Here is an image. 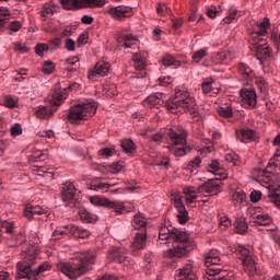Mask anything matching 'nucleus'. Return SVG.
Segmentation results:
<instances>
[{
	"instance_id": "473e14b6",
	"label": "nucleus",
	"mask_w": 280,
	"mask_h": 280,
	"mask_svg": "<svg viewBox=\"0 0 280 280\" xmlns=\"http://www.w3.org/2000/svg\"><path fill=\"white\" fill-rule=\"evenodd\" d=\"M56 109L54 107H48V106H38L35 108V115L38 117V119H49L51 115H54Z\"/></svg>"
},
{
	"instance_id": "13d9d810",
	"label": "nucleus",
	"mask_w": 280,
	"mask_h": 280,
	"mask_svg": "<svg viewBox=\"0 0 280 280\" xmlns=\"http://www.w3.org/2000/svg\"><path fill=\"white\" fill-rule=\"evenodd\" d=\"M252 202H259L261 200V191L260 190H253L249 195Z\"/></svg>"
},
{
	"instance_id": "4be33fe9",
	"label": "nucleus",
	"mask_w": 280,
	"mask_h": 280,
	"mask_svg": "<svg viewBox=\"0 0 280 280\" xmlns=\"http://www.w3.org/2000/svg\"><path fill=\"white\" fill-rule=\"evenodd\" d=\"M67 89H61L60 84H56L54 88V92L48 96V101L52 106H60L65 100H67Z\"/></svg>"
},
{
	"instance_id": "8fccbe9b",
	"label": "nucleus",
	"mask_w": 280,
	"mask_h": 280,
	"mask_svg": "<svg viewBox=\"0 0 280 280\" xmlns=\"http://www.w3.org/2000/svg\"><path fill=\"white\" fill-rule=\"evenodd\" d=\"M54 69H56V66L54 65L52 61H45L43 67H42V71L46 75H49V74L54 73Z\"/></svg>"
},
{
	"instance_id": "0eeeda50",
	"label": "nucleus",
	"mask_w": 280,
	"mask_h": 280,
	"mask_svg": "<svg viewBox=\"0 0 280 280\" xmlns=\"http://www.w3.org/2000/svg\"><path fill=\"white\" fill-rule=\"evenodd\" d=\"M222 191V187L220 186V179H210L203 185L199 186L197 189L194 186L185 187L183 194L186 196V205L191 207L194 205V200L198 198V194L200 196H218Z\"/></svg>"
},
{
	"instance_id": "aec40b11",
	"label": "nucleus",
	"mask_w": 280,
	"mask_h": 280,
	"mask_svg": "<svg viewBox=\"0 0 280 280\" xmlns=\"http://www.w3.org/2000/svg\"><path fill=\"white\" fill-rule=\"evenodd\" d=\"M176 280H198V276L196 275V267H194V262L189 261L183 268L176 271L175 275Z\"/></svg>"
},
{
	"instance_id": "052dcab7",
	"label": "nucleus",
	"mask_w": 280,
	"mask_h": 280,
	"mask_svg": "<svg viewBox=\"0 0 280 280\" xmlns=\"http://www.w3.org/2000/svg\"><path fill=\"white\" fill-rule=\"evenodd\" d=\"M46 49H49V46L47 44H38L35 47V52L37 56H43V51H46Z\"/></svg>"
},
{
	"instance_id": "6ab92c4d",
	"label": "nucleus",
	"mask_w": 280,
	"mask_h": 280,
	"mask_svg": "<svg viewBox=\"0 0 280 280\" xmlns=\"http://www.w3.org/2000/svg\"><path fill=\"white\" fill-rule=\"evenodd\" d=\"M117 43L120 47H125L126 49H135V47L139 45V39L126 31H120L117 35Z\"/></svg>"
},
{
	"instance_id": "a211bd4d",
	"label": "nucleus",
	"mask_w": 280,
	"mask_h": 280,
	"mask_svg": "<svg viewBox=\"0 0 280 280\" xmlns=\"http://www.w3.org/2000/svg\"><path fill=\"white\" fill-rule=\"evenodd\" d=\"M240 93L243 108H255L257 106V92H255V89L243 88Z\"/></svg>"
},
{
	"instance_id": "864d4df0",
	"label": "nucleus",
	"mask_w": 280,
	"mask_h": 280,
	"mask_svg": "<svg viewBox=\"0 0 280 280\" xmlns=\"http://www.w3.org/2000/svg\"><path fill=\"white\" fill-rule=\"evenodd\" d=\"M60 45H62V37H56L48 43V49L56 51Z\"/></svg>"
},
{
	"instance_id": "5701e85b",
	"label": "nucleus",
	"mask_w": 280,
	"mask_h": 280,
	"mask_svg": "<svg viewBox=\"0 0 280 280\" xmlns=\"http://www.w3.org/2000/svg\"><path fill=\"white\" fill-rule=\"evenodd\" d=\"M49 210H47V208H43L40 206H32V203H27L24 207V218H26V220H34V218H36V215H48Z\"/></svg>"
},
{
	"instance_id": "79ce46f5",
	"label": "nucleus",
	"mask_w": 280,
	"mask_h": 280,
	"mask_svg": "<svg viewBox=\"0 0 280 280\" xmlns=\"http://www.w3.org/2000/svg\"><path fill=\"white\" fill-rule=\"evenodd\" d=\"M113 186L114 185H110L108 183L96 182L90 186V189H92L93 191H108V189H110V187Z\"/></svg>"
},
{
	"instance_id": "6e6d98bb",
	"label": "nucleus",
	"mask_w": 280,
	"mask_h": 280,
	"mask_svg": "<svg viewBox=\"0 0 280 280\" xmlns=\"http://www.w3.org/2000/svg\"><path fill=\"white\" fill-rule=\"evenodd\" d=\"M11 137H19L20 135H23V129L21 128V125L15 124L10 128Z\"/></svg>"
},
{
	"instance_id": "37998d69",
	"label": "nucleus",
	"mask_w": 280,
	"mask_h": 280,
	"mask_svg": "<svg viewBox=\"0 0 280 280\" xmlns=\"http://www.w3.org/2000/svg\"><path fill=\"white\" fill-rule=\"evenodd\" d=\"M256 86L262 93V95L268 94V83L266 82V79L262 77H257L256 78Z\"/></svg>"
},
{
	"instance_id": "a878e982",
	"label": "nucleus",
	"mask_w": 280,
	"mask_h": 280,
	"mask_svg": "<svg viewBox=\"0 0 280 280\" xmlns=\"http://www.w3.org/2000/svg\"><path fill=\"white\" fill-rule=\"evenodd\" d=\"M238 73L242 80H245L247 84L255 80V71H253V69H250V67H248L246 63L238 65Z\"/></svg>"
},
{
	"instance_id": "2eb2a0df",
	"label": "nucleus",
	"mask_w": 280,
	"mask_h": 280,
	"mask_svg": "<svg viewBox=\"0 0 280 280\" xmlns=\"http://www.w3.org/2000/svg\"><path fill=\"white\" fill-rule=\"evenodd\" d=\"M90 202L94 205V207H107L108 209H113L116 213H126V206L121 201H110L109 199L102 198L98 196H93L90 198Z\"/></svg>"
},
{
	"instance_id": "ddd939ff",
	"label": "nucleus",
	"mask_w": 280,
	"mask_h": 280,
	"mask_svg": "<svg viewBox=\"0 0 280 280\" xmlns=\"http://www.w3.org/2000/svg\"><path fill=\"white\" fill-rule=\"evenodd\" d=\"M65 10H80L81 8H102L106 0H59Z\"/></svg>"
},
{
	"instance_id": "72a5a7b5",
	"label": "nucleus",
	"mask_w": 280,
	"mask_h": 280,
	"mask_svg": "<svg viewBox=\"0 0 280 280\" xmlns=\"http://www.w3.org/2000/svg\"><path fill=\"white\" fill-rule=\"evenodd\" d=\"M208 172H211V174H215V176H221V178H226L224 168L220 166V162L217 160H212L208 164Z\"/></svg>"
},
{
	"instance_id": "09e8293b",
	"label": "nucleus",
	"mask_w": 280,
	"mask_h": 280,
	"mask_svg": "<svg viewBox=\"0 0 280 280\" xmlns=\"http://www.w3.org/2000/svg\"><path fill=\"white\" fill-rule=\"evenodd\" d=\"M213 80L211 79H205L203 82L201 83V91L202 93L207 94V93H211V91L213 90Z\"/></svg>"
},
{
	"instance_id": "6e6552de",
	"label": "nucleus",
	"mask_w": 280,
	"mask_h": 280,
	"mask_svg": "<svg viewBox=\"0 0 280 280\" xmlns=\"http://www.w3.org/2000/svg\"><path fill=\"white\" fill-rule=\"evenodd\" d=\"M224 256L218 249H211L205 255L206 272L208 280H232L229 276H225L226 271H222V268L215 266H222L224 264Z\"/></svg>"
},
{
	"instance_id": "0e129e2a",
	"label": "nucleus",
	"mask_w": 280,
	"mask_h": 280,
	"mask_svg": "<svg viewBox=\"0 0 280 280\" xmlns=\"http://www.w3.org/2000/svg\"><path fill=\"white\" fill-rule=\"evenodd\" d=\"M220 226H221V229H229V226H231V220L226 217H221L220 218Z\"/></svg>"
},
{
	"instance_id": "4468645a",
	"label": "nucleus",
	"mask_w": 280,
	"mask_h": 280,
	"mask_svg": "<svg viewBox=\"0 0 280 280\" xmlns=\"http://www.w3.org/2000/svg\"><path fill=\"white\" fill-rule=\"evenodd\" d=\"M61 199L67 207H75L80 200V192L72 182H66L61 187Z\"/></svg>"
},
{
	"instance_id": "f257e3e1",
	"label": "nucleus",
	"mask_w": 280,
	"mask_h": 280,
	"mask_svg": "<svg viewBox=\"0 0 280 280\" xmlns=\"http://www.w3.org/2000/svg\"><path fill=\"white\" fill-rule=\"evenodd\" d=\"M159 240L164 242L163 244L172 242L173 246L165 252V257H167V259H173V261L189 257V253L196 248V244L189 237V234L176 229L174 225L164 224L161 226L159 231Z\"/></svg>"
},
{
	"instance_id": "cd10ccee",
	"label": "nucleus",
	"mask_w": 280,
	"mask_h": 280,
	"mask_svg": "<svg viewBox=\"0 0 280 280\" xmlns=\"http://www.w3.org/2000/svg\"><path fill=\"white\" fill-rule=\"evenodd\" d=\"M255 137H256V132L253 129H241L236 131V138L242 143H248L249 141H253Z\"/></svg>"
},
{
	"instance_id": "3c124183",
	"label": "nucleus",
	"mask_w": 280,
	"mask_h": 280,
	"mask_svg": "<svg viewBox=\"0 0 280 280\" xmlns=\"http://www.w3.org/2000/svg\"><path fill=\"white\" fill-rule=\"evenodd\" d=\"M240 16H242L240 11L232 9V10H230L228 18L224 19V22L228 24L233 23V21H235V19H240Z\"/></svg>"
},
{
	"instance_id": "f8f14e48",
	"label": "nucleus",
	"mask_w": 280,
	"mask_h": 280,
	"mask_svg": "<svg viewBox=\"0 0 280 280\" xmlns=\"http://www.w3.org/2000/svg\"><path fill=\"white\" fill-rule=\"evenodd\" d=\"M91 232L78 225L69 224L63 228H58L52 233V240H62V237H81L82 240L89 237Z\"/></svg>"
},
{
	"instance_id": "39448f33",
	"label": "nucleus",
	"mask_w": 280,
	"mask_h": 280,
	"mask_svg": "<svg viewBox=\"0 0 280 280\" xmlns=\"http://www.w3.org/2000/svg\"><path fill=\"white\" fill-rule=\"evenodd\" d=\"M168 113H187L190 117H198L196 98L185 90H176L175 96L165 103Z\"/></svg>"
},
{
	"instance_id": "c756f323",
	"label": "nucleus",
	"mask_w": 280,
	"mask_h": 280,
	"mask_svg": "<svg viewBox=\"0 0 280 280\" xmlns=\"http://www.w3.org/2000/svg\"><path fill=\"white\" fill-rule=\"evenodd\" d=\"M80 59H78V57H71L66 59L65 67L67 71V78H70L71 73H74V71H78V69H80V65H78Z\"/></svg>"
},
{
	"instance_id": "393cba45",
	"label": "nucleus",
	"mask_w": 280,
	"mask_h": 280,
	"mask_svg": "<svg viewBox=\"0 0 280 280\" xmlns=\"http://www.w3.org/2000/svg\"><path fill=\"white\" fill-rule=\"evenodd\" d=\"M108 12L113 19H116V21L132 16V9L130 7H112Z\"/></svg>"
},
{
	"instance_id": "338daca9",
	"label": "nucleus",
	"mask_w": 280,
	"mask_h": 280,
	"mask_svg": "<svg viewBox=\"0 0 280 280\" xmlns=\"http://www.w3.org/2000/svg\"><path fill=\"white\" fill-rule=\"evenodd\" d=\"M225 161L228 163H233V165H237V156L231 153L225 154Z\"/></svg>"
},
{
	"instance_id": "2f4dec72",
	"label": "nucleus",
	"mask_w": 280,
	"mask_h": 280,
	"mask_svg": "<svg viewBox=\"0 0 280 280\" xmlns=\"http://www.w3.org/2000/svg\"><path fill=\"white\" fill-rule=\"evenodd\" d=\"M108 71H110V63L100 61L95 65L92 75H101V78H104L105 75H108Z\"/></svg>"
},
{
	"instance_id": "7c9ffc66",
	"label": "nucleus",
	"mask_w": 280,
	"mask_h": 280,
	"mask_svg": "<svg viewBox=\"0 0 280 280\" xmlns=\"http://www.w3.org/2000/svg\"><path fill=\"white\" fill-rule=\"evenodd\" d=\"M233 56H231V52L223 50L220 52H214L211 57V62L213 65H224L226 60H231Z\"/></svg>"
},
{
	"instance_id": "f03ea898",
	"label": "nucleus",
	"mask_w": 280,
	"mask_h": 280,
	"mask_svg": "<svg viewBox=\"0 0 280 280\" xmlns=\"http://www.w3.org/2000/svg\"><path fill=\"white\" fill-rule=\"evenodd\" d=\"M22 261L16 265V280H38V277L43 272L51 269L49 264L44 262L36 268L38 264V246L31 245L27 249L22 253Z\"/></svg>"
},
{
	"instance_id": "de8ad7c7",
	"label": "nucleus",
	"mask_w": 280,
	"mask_h": 280,
	"mask_svg": "<svg viewBox=\"0 0 280 280\" xmlns=\"http://www.w3.org/2000/svg\"><path fill=\"white\" fill-rule=\"evenodd\" d=\"M10 16V10L5 7L0 8V28L8 23V19Z\"/></svg>"
},
{
	"instance_id": "e433bc0d",
	"label": "nucleus",
	"mask_w": 280,
	"mask_h": 280,
	"mask_svg": "<svg viewBox=\"0 0 280 280\" xmlns=\"http://www.w3.org/2000/svg\"><path fill=\"white\" fill-rule=\"evenodd\" d=\"M207 56H209V48H201L192 54L191 60L195 62V65H200V62H202Z\"/></svg>"
},
{
	"instance_id": "58836bf2",
	"label": "nucleus",
	"mask_w": 280,
	"mask_h": 280,
	"mask_svg": "<svg viewBox=\"0 0 280 280\" xmlns=\"http://www.w3.org/2000/svg\"><path fill=\"white\" fill-rule=\"evenodd\" d=\"M164 67H171L172 69H178L180 67V61L176 60L172 55H166L162 59Z\"/></svg>"
},
{
	"instance_id": "49530a36",
	"label": "nucleus",
	"mask_w": 280,
	"mask_h": 280,
	"mask_svg": "<svg viewBox=\"0 0 280 280\" xmlns=\"http://www.w3.org/2000/svg\"><path fill=\"white\" fill-rule=\"evenodd\" d=\"M200 163H202V160H200V156H196L188 163V165L186 166V170L188 172H196V170L200 167Z\"/></svg>"
},
{
	"instance_id": "423d86ee",
	"label": "nucleus",
	"mask_w": 280,
	"mask_h": 280,
	"mask_svg": "<svg viewBox=\"0 0 280 280\" xmlns=\"http://www.w3.org/2000/svg\"><path fill=\"white\" fill-rule=\"evenodd\" d=\"M131 226L136 231L130 246L131 254L139 255V252L148 246V219H145V214H136L131 221Z\"/></svg>"
},
{
	"instance_id": "e2e57ef3",
	"label": "nucleus",
	"mask_w": 280,
	"mask_h": 280,
	"mask_svg": "<svg viewBox=\"0 0 280 280\" xmlns=\"http://www.w3.org/2000/svg\"><path fill=\"white\" fill-rule=\"evenodd\" d=\"M4 104L8 106V108H14L16 106V101L12 96H5Z\"/></svg>"
},
{
	"instance_id": "c9c22d12",
	"label": "nucleus",
	"mask_w": 280,
	"mask_h": 280,
	"mask_svg": "<svg viewBox=\"0 0 280 280\" xmlns=\"http://www.w3.org/2000/svg\"><path fill=\"white\" fill-rule=\"evenodd\" d=\"M268 30H270V19L265 18L257 24L256 34L257 36H268Z\"/></svg>"
},
{
	"instance_id": "412c9836",
	"label": "nucleus",
	"mask_w": 280,
	"mask_h": 280,
	"mask_svg": "<svg viewBox=\"0 0 280 280\" xmlns=\"http://www.w3.org/2000/svg\"><path fill=\"white\" fill-rule=\"evenodd\" d=\"M271 54L270 47H268L267 44L256 46V58L259 60L260 65H262V71L265 73H268V66H266L268 62H266V60L270 58Z\"/></svg>"
},
{
	"instance_id": "bf43d9fd",
	"label": "nucleus",
	"mask_w": 280,
	"mask_h": 280,
	"mask_svg": "<svg viewBox=\"0 0 280 280\" xmlns=\"http://www.w3.org/2000/svg\"><path fill=\"white\" fill-rule=\"evenodd\" d=\"M22 25L21 22L19 21H13L9 24V30H10V34H12V32H19V30H21Z\"/></svg>"
},
{
	"instance_id": "7ed1b4c3",
	"label": "nucleus",
	"mask_w": 280,
	"mask_h": 280,
	"mask_svg": "<svg viewBox=\"0 0 280 280\" xmlns=\"http://www.w3.org/2000/svg\"><path fill=\"white\" fill-rule=\"evenodd\" d=\"M273 167H278L280 170V158L279 160H270L269 165L265 170H260L258 172L257 180L269 189L268 198L277 209H280V176L279 174L272 172Z\"/></svg>"
},
{
	"instance_id": "a18cd8bd",
	"label": "nucleus",
	"mask_w": 280,
	"mask_h": 280,
	"mask_svg": "<svg viewBox=\"0 0 280 280\" xmlns=\"http://www.w3.org/2000/svg\"><path fill=\"white\" fill-rule=\"evenodd\" d=\"M232 199L237 205H246V194L244 191H236L233 194Z\"/></svg>"
},
{
	"instance_id": "c03bdc74",
	"label": "nucleus",
	"mask_w": 280,
	"mask_h": 280,
	"mask_svg": "<svg viewBox=\"0 0 280 280\" xmlns=\"http://www.w3.org/2000/svg\"><path fill=\"white\" fill-rule=\"evenodd\" d=\"M2 226L5 230V233L11 235L12 240H19V236L16 234V230L14 228V223H12V222H4Z\"/></svg>"
},
{
	"instance_id": "680f3d73",
	"label": "nucleus",
	"mask_w": 280,
	"mask_h": 280,
	"mask_svg": "<svg viewBox=\"0 0 280 280\" xmlns=\"http://www.w3.org/2000/svg\"><path fill=\"white\" fill-rule=\"evenodd\" d=\"M159 82H160V86H170L173 80H172V77H161L159 79Z\"/></svg>"
},
{
	"instance_id": "f704fd0d",
	"label": "nucleus",
	"mask_w": 280,
	"mask_h": 280,
	"mask_svg": "<svg viewBox=\"0 0 280 280\" xmlns=\"http://www.w3.org/2000/svg\"><path fill=\"white\" fill-rule=\"evenodd\" d=\"M234 229L238 235H245V233L248 231V223L246 222V219L236 218L234 222Z\"/></svg>"
},
{
	"instance_id": "69168bd1",
	"label": "nucleus",
	"mask_w": 280,
	"mask_h": 280,
	"mask_svg": "<svg viewBox=\"0 0 280 280\" xmlns=\"http://www.w3.org/2000/svg\"><path fill=\"white\" fill-rule=\"evenodd\" d=\"M66 49L68 51H75V42L71 38L66 39Z\"/></svg>"
},
{
	"instance_id": "9b49d317",
	"label": "nucleus",
	"mask_w": 280,
	"mask_h": 280,
	"mask_svg": "<svg viewBox=\"0 0 280 280\" xmlns=\"http://www.w3.org/2000/svg\"><path fill=\"white\" fill-rule=\"evenodd\" d=\"M232 253H235L236 257L241 259L244 271L248 277L257 275V262H255L253 252H249L244 245L236 244L232 247Z\"/></svg>"
},
{
	"instance_id": "5fc2aeb1",
	"label": "nucleus",
	"mask_w": 280,
	"mask_h": 280,
	"mask_svg": "<svg viewBox=\"0 0 280 280\" xmlns=\"http://www.w3.org/2000/svg\"><path fill=\"white\" fill-rule=\"evenodd\" d=\"M275 148H278L275 152L273 159L275 161H279L280 159V133L273 139Z\"/></svg>"
},
{
	"instance_id": "dca6fc26",
	"label": "nucleus",
	"mask_w": 280,
	"mask_h": 280,
	"mask_svg": "<svg viewBox=\"0 0 280 280\" xmlns=\"http://www.w3.org/2000/svg\"><path fill=\"white\" fill-rule=\"evenodd\" d=\"M248 214L252 222L258 226H269V224H272V217L266 213L262 208L250 207L248 208Z\"/></svg>"
},
{
	"instance_id": "1a4fd4ad",
	"label": "nucleus",
	"mask_w": 280,
	"mask_h": 280,
	"mask_svg": "<svg viewBox=\"0 0 280 280\" xmlns=\"http://www.w3.org/2000/svg\"><path fill=\"white\" fill-rule=\"evenodd\" d=\"M166 135L170 138L172 145H180L179 148L172 147L171 152L174 156H185L189 152V147L187 145V131L183 127H173L166 129Z\"/></svg>"
},
{
	"instance_id": "9d476101",
	"label": "nucleus",
	"mask_w": 280,
	"mask_h": 280,
	"mask_svg": "<svg viewBox=\"0 0 280 280\" xmlns=\"http://www.w3.org/2000/svg\"><path fill=\"white\" fill-rule=\"evenodd\" d=\"M96 110L97 103L93 100H88L84 103L72 106L68 113V119L71 124H75V121H82L86 117H93Z\"/></svg>"
},
{
	"instance_id": "b1692460",
	"label": "nucleus",
	"mask_w": 280,
	"mask_h": 280,
	"mask_svg": "<svg viewBox=\"0 0 280 280\" xmlns=\"http://www.w3.org/2000/svg\"><path fill=\"white\" fill-rule=\"evenodd\" d=\"M174 207L177 210V220L179 224H186V222L189 220V212H187L185 203L180 197L174 198Z\"/></svg>"
},
{
	"instance_id": "c85d7f7f",
	"label": "nucleus",
	"mask_w": 280,
	"mask_h": 280,
	"mask_svg": "<svg viewBox=\"0 0 280 280\" xmlns=\"http://www.w3.org/2000/svg\"><path fill=\"white\" fill-rule=\"evenodd\" d=\"M144 106H148L149 108H152V106H159L163 104V93L156 92L154 94L149 95L144 102Z\"/></svg>"
},
{
	"instance_id": "774afa93",
	"label": "nucleus",
	"mask_w": 280,
	"mask_h": 280,
	"mask_svg": "<svg viewBox=\"0 0 280 280\" xmlns=\"http://www.w3.org/2000/svg\"><path fill=\"white\" fill-rule=\"evenodd\" d=\"M151 140L154 142V143H161L163 141V133L159 132V133H155L151 137Z\"/></svg>"
},
{
	"instance_id": "bb28decb",
	"label": "nucleus",
	"mask_w": 280,
	"mask_h": 280,
	"mask_svg": "<svg viewBox=\"0 0 280 280\" xmlns=\"http://www.w3.org/2000/svg\"><path fill=\"white\" fill-rule=\"evenodd\" d=\"M132 62L136 71H145L148 61L145 60V54L136 52L132 55Z\"/></svg>"
},
{
	"instance_id": "20e7f679",
	"label": "nucleus",
	"mask_w": 280,
	"mask_h": 280,
	"mask_svg": "<svg viewBox=\"0 0 280 280\" xmlns=\"http://www.w3.org/2000/svg\"><path fill=\"white\" fill-rule=\"evenodd\" d=\"M95 252H84L75 257L72 262L57 264V270L66 275L69 279L75 280L91 270V266L95 264Z\"/></svg>"
},
{
	"instance_id": "4c0bfd02",
	"label": "nucleus",
	"mask_w": 280,
	"mask_h": 280,
	"mask_svg": "<svg viewBox=\"0 0 280 280\" xmlns=\"http://www.w3.org/2000/svg\"><path fill=\"white\" fill-rule=\"evenodd\" d=\"M79 215L82 220V222L85 223H93V222H97V215L91 213L89 210L86 209H81L79 211Z\"/></svg>"
},
{
	"instance_id": "ea45409f",
	"label": "nucleus",
	"mask_w": 280,
	"mask_h": 280,
	"mask_svg": "<svg viewBox=\"0 0 280 280\" xmlns=\"http://www.w3.org/2000/svg\"><path fill=\"white\" fill-rule=\"evenodd\" d=\"M121 149L126 154H132V152H137V144L130 139H124L121 141Z\"/></svg>"
},
{
	"instance_id": "a19ab883",
	"label": "nucleus",
	"mask_w": 280,
	"mask_h": 280,
	"mask_svg": "<svg viewBox=\"0 0 280 280\" xmlns=\"http://www.w3.org/2000/svg\"><path fill=\"white\" fill-rule=\"evenodd\" d=\"M217 113L218 115H220V117H224V119H230V117H233V107L224 105L218 107Z\"/></svg>"
},
{
	"instance_id": "f3484780",
	"label": "nucleus",
	"mask_w": 280,
	"mask_h": 280,
	"mask_svg": "<svg viewBox=\"0 0 280 280\" xmlns=\"http://www.w3.org/2000/svg\"><path fill=\"white\" fill-rule=\"evenodd\" d=\"M127 253L126 247H113L107 254V259L108 261H115V264H130Z\"/></svg>"
},
{
	"instance_id": "603ef678",
	"label": "nucleus",
	"mask_w": 280,
	"mask_h": 280,
	"mask_svg": "<svg viewBox=\"0 0 280 280\" xmlns=\"http://www.w3.org/2000/svg\"><path fill=\"white\" fill-rule=\"evenodd\" d=\"M56 10H57L56 5L46 4V5L43 8L42 16H44V18L52 16V14H54V12H56Z\"/></svg>"
},
{
	"instance_id": "4d7b16f0",
	"label": "nucleus",
	"mask_w": 280,
	"mask_h": 280,
	"mask_svg": "<svg viewBox=\"0 0 280 280\" xmlns=\"http://www.w3.org/2000/svg\"><path fill=\"white\" fill-rule=\"evenodd\" d=\"M156 12L158 14H160V16H163L164 14H170V12H172V9H170L165 4H158Z\"/></svg>"
}]
</instances>
